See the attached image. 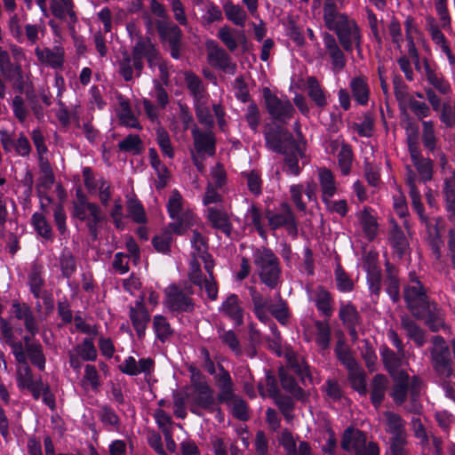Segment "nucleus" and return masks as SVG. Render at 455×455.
I'll use <instances>...</instances> for the list:
<instances>
[{
    "label": "nucleus",
    "mask_w": 455,
    "mask_h": 455,
    "mask_svg": "<svg viewBox=\"0 0 455 455\" xmlns=\"http://www.w3.org/2000/svg\"><path fill=\"white\" fill-rule=\"evenodd\" d=\"M362 228L369 241L374 240L377 235L378 223L374 217L365 208L360 216Z\"/></svg>",
    "instance_id": "8fccbe9b"
},
{
    "label": "nucleus",
    "mask_w": 455,
    "mask_h": 455,
    "mask_svg": "<svg viewBox=\"0 0 455 455\" xmlns=\"http://www.w3.org/2000/svg\"><path fill=\"white\" fill-rule=\"evenodd\" d=\"M412 164L419 174V181L427 183L433 179L434 162L429 157L423 156Z\"/></svg>",
    "instance_id": "c03bdc74"
},
{
    "label": "nucleus",
    "mask_w": 455,
    "mask_h": 455,
    "mask_svg": "<svg viewBox=\"0 0 455 455\" xmlns=\"http://www.w3.org/2000/svg\"><path fill=\"white\" fill-rule=\"evenodd\" d=\"M319 183L322 189V199L324 203L330 204L329 198L336 193L335 180L331 170L321 168L319 170Z\"/></svg>",
    "instance_id": "473e14b6"
},
{
    "label": "nucleus",
    "mask_w": 455,
    "mask_h": 455,
    "mask_svg": "<svg viewBox=\"0 0 455 455\" xmlns=\"http://www.w3.org/2000/svg\"><path fill=\"white\" fill-rule=\"evenodd\" d=\"M206 219L212 228L220 230L228 237L231 235L233 225L224 210L208 207Z\"/></svg>",
    "instance_id": "412c9836"
},
{
    "label": "nucleus",
    "mask_w": 455,
    "mask_h": 455,
    "mask_svg": "<svg viewBox=\"0 0 455 455\" xmlns=\"http://www.w3.org/2000/svg\"><path fill=\"white\" fill-rule=\"evenodd\" d=\"M307 95L315 106L321 108H324L327 105L326 95L315 76L307 77Z\"/></svg>",
    "instance_id": "c9c22d12"
},
{
    "label": "nucleus",
    "mask_w": 455,
    "mask_h": 455,
    "mask_svg": "<svg viewBox=\"0 0 455 455\" xmlns=\"http://www.w3.org/2000/svg\"><path fill=\"white\" fill-rule=\"evenodd\" d=\"M153 330L156 339L162 343L168 341L174 333V330L172 328L167 318L162 315H154Z\"/></svg>",
    "instance_id": "f704fd0d"
},
{
    "label": "nucleus",
    "mask_w": 455,
    "mask_h": 455,
    "mask_svg": "<svg viewBox=\"0 0 455 455\" xmlns=\"http://www.w3.org/2000/svg\"><path fill=\"white\" fill-rule=\"evenodd\" d=\"M388 243L393 250V253L403 259L406 255L411 254L409 241L402 228L395 223L388 234Z\"/></svg>",
    "instance_id": "a211bd4d"
},
{
    "label": "nucleus",
    "mask_w": 455,
    "mask_h": 455,
    "mask_svg": "<svg viewBox=\"0 0 455 455\" xmlns=\"http://www.w3.org/2000/svg\"><path fill=\"white\" fill-rule=\"evenodd\" d=\"M35 54L39 61L52 68L58 69L63 66L64 50L60 46H54L53 49L48 47L41 49L36 47L35 49Z\"/></svg>",
    "instance_id": "4be33fe9"
},
{
    "label": "nucleus",
    "mask_w": 455,
    "mask_h": 455,
    "mask_svg": "<svg viewBox=\"0 0 455 455\" xmlns=\"http://www.w3.org/2000/svg\"><path fill=\"white\" fill-rule=\"evenodd\" d=\"M253 263L262 283L271 290L278 287L281 280V267L278 257L267 247L253 250Z\"/></svg>",
    "instance_id": "20e7f679"
},
{
    "label": "nucleus",
    "mask_w": 455,
    "mask_h": 455,
    "mask_svg": "<svg viewBox=\"0 0 455 455\" xmlns=\"http://www.w3.org/2000/svg\"><path fill=\"white\" fill-rule=\"evenodd\" d=\"M191 134L194 140V147L198 156H213L216 153V138L213 132L201 131L196 124H193Z\"/></svg>",
    "instance_id": "dca6fc26"
},
{
    "label": "nucleus",
    "mask_w": 455,
    "mask_h": 455,
    "mask_svg": "<svg viewBox=\"0 0 455 455\" xmlns=\"http://www.w3.org/2000/svg\"><path fill=\"white\" fill-rule=\"evenodd\" d=\"M120 151L140 155L142 152V140L137 134H129L118 143Z\"/></svg>",
    "instance_id": "864d4df0"
},
{
    "label": "nucleus",
    "mask_w": 455,
    "mask_h": 455,
    "mask_svg": "<svg viewBox=\"0 0 455 455\" xmlns=\"http://www.w3.org/2000/svg\"><path fill=\"white\" fill-rule=\"evenodd\" d=\"M366 280L372 298H375L372 300L374 303H377L381 291V270L367 273Z\"/></svg>",
    "instance_id": "680f3d73"
},
{
    "label": "nucleus",
    "mask_w": 455,
    "mask_h": 455,
    "mask_svg": "<svg viewBox=\"0 0 455 455\" xmlns=\"http://www.w3.org/2000/svg\"><path fill=\"white\" fill-rule=\"evenodd\" d=\"M353 160V152L351 147L347 144H343L338 154V162L343 175H347L350 172Z\"/></svg>",
    "instance_id": "0e129e2a"
},
{
    "label": "nucleus",
    "mask_w": 455,
    "mask_h": 455,
    "mask_svg": "<svg viewBox=\"0 0 455 455\" xmlns=\"http://www.w3.org/2000/svg\"><path fill=\"white\" fill-rule=\"evenodd\" d=\"M340 446L346 451H354L355 455H379L380 449L376 442L367 443L366 434L354 427H347L341 436Z\"/></svg>",
    "instance_id": "39448f33"
},
{
    "label": "nucleus",
    "mask_w": 455,
    "mask_h": 455,
    "mask_svg": "<svg viewBox=\"0 0 455 455\" xmlns=\"http://www.w3.org/2000/svg\"><path fill=\"white\" fill-rule=\"evenodd\" d=\"M156 28L161 43L168 44L171 57L174 60H180L183 36L180 27L170 20H157Z\"/></svg>",
    "instance_id": "6e6552de"
},
{
    "label": "nucleus",
    "mask_w": 455,
    "mask_h": 455,
    "mask_svg": "<svg viewBox=\"0 0 455 455\" xmlns=\"http://www.w3.org/2000/svg\"><path fill=\"white\" fill-rule=\"evenodd\" d=\"M277 154L283 156V171L293 176H299L302 169L299 165V160L302 161L306 157V142L300 145L296 140L291 144L286 145L282 152Z\"/></svg>",
    "instance_id": "9b49d317"
},
{
    "label": "nucleus",
    "mask_w": 455,
    "mask_h": 455,
    "mask_svg": "<svg viewBox=\"0 0 455 455\" xmlns=\"http://www.w3.org/2000/svg\"><path fill=\"white\" fill-rule=\"evenodd\" d=\"M333 299L329 291L323 285H318L315 293V305L316 309L327 319L333 314Z\"/></svg>",
    "instance_id": "bb28decb"
},
{
    "label": "nucleus",
    "mask_w": 455,
    "mask_h": 455,
    "mask_svg": "<svg viewBox=\"0 0 455 455\" xmlns=\"http://www.w3.org/2000/svg\"><path fill=\"white\" fill-rule=\"evenodd\" d=\"M243 176L247 180L248 189L255 196H259L262 193V180L260 174L256 170H251L249 172H243Z\"/></svg>",
    "instance_id": "69168bd1"
},
{
    "label": "nucleus",
    "mask_w": 455,
    "mask_h": 455,
    "mask_svg": "<svg viewBox=\"0 0 455 455\" xmlns=\"http://www.w3.org/2000/svg\"><path fill=\"white\" fill-rule=\"evenodd\" d=\"M443 194L445 210L447 213H451V217L455 220V172L443 180Z\"/></svg>",
    "instance_id": "72a5a7b5"
},
{
    "label": "nucleus",
    "mask_w": 455,
    "mask_h": 455,
    "mask_svg": "<svg viewBox=\"0 0 455 455\" xmlns=\"http://www.w3.org/2000/svg\"><path fill=\"white\" fill-rule=\"evenodd\" d=\"M166 208L172 220L178 219L179 215L183 212L182 196L177 189L172 191L168 199Z\"/></svg>",
    "instance_id": "4d7b16f0"
},
{
    "label": "nucleus",
    "mask_w": 455,
    "mask_h": 455,
    "mask_svg": "<svg viewBox=\"0 0 455 455\" xmlns=\"http://www.w3.org/2000/svg\"><path fill=\"white\" fill-rule=\"evenodd\" d=\"M423 67L425 70L426 79L435 90L438 91L443 95H448L451 92V86L450 83L443 77L442 73L437 71V66L432 65L429 60L423 59Z\"/></svg>",
    "instance_id": "aec40b11"
},
{
    "label": "nucleus",
    "mask_w": 455,
    "mask_h": 455,
    "mask_svg": "<svg viewBox=\"0 0 455 455\" xmlns=\"http://www.w3.org/2000/svg\"><path fill=\"white\" fill-rule=\"evenodd\" d=\"M206 50L208 60L212 65H215L220 69L229 74H235L236 64L231 62L228 53L216 41L212 39L208 40L206 42Z\"/></svg>",
    "instance_id": "2eb2a0df"
},
{
    "label": "nucleus",
    "mask_w": 455,
    "mask_h": 455,
    "mask_svg": "<svg viewBox=\"0 0 455 455\" xmlns=\"http://www.w3.org/2000/svg\"><path fill=\"white\" fill-rule=\"evenodd\" d=\"M262 95L265 108L274 123L287 124L296 111L290 100L280 99L268 87L263 88Z\"/></svg>",
    "instance_id": "0eeeda50"
},
{
    "label": "nucleus",
    "mask_w": 455,
    "mask_h": 455,
    "mask_svg": "<svg viewBox=\"0 0 455 455\" xmlns=\"http://www.w3.org/2000/svg\"><path fill=\"white\" fill-rule=\"evenodd\" d=\"M387 387V379L383 374H376L371 380V402L375 409L382 404Z\"/></svg>",
    "instance_id": "cd10ccee"
},
{
    "label": "nucleus",
    "mask_w": 455,
    "mask_h": 455,
    "mask_svg": "<svg viewBox=\"0 0 455 455\" xmlns=\"http://www.w3.org/2000/svg\"><path fill=\"white\" fill-rule=\"evenodd\" d=\"M380 356L388 372H392L401 366L400 356L386 345L380 347Z\"/></svg>",
    "instance_id": "3c124183"
},
{
    "label": "nucleus",
    "mask_w": 455,
    "mask_h": 455,
    "mask_svg": "<svg viewBox=\"0 0 455 455\" xmlns=\"http://www.w3.org/2000/svg\"><path fill=\"white\" fill-rule=\"evenodd\" d=\"M409 392V374L402 371L395 380L390 394L396 405H402L407 399Z\"/></svg>",
    "instance_id": "c85d7f7f"
},
{
    "label": "nucleus",
    "mask_w": 455,
    "mask_h": 455,
    "mask_svg": "<svg viewBox=\"0 0 455 455\" xmlns=\"http://www.w3.org/2000/svg\"><path fill=\"white\" fill-rule=\"evenodd\" d=\"M349 87L356 103L360 106H366L370 99V87L367 79L363 76H355L351 79Z\"/></svg>",
    "instance_id": "a878e982"
},
{
    "label": "nucleus",
    "mask_w": 455,
    "mask_h": 455,
    "mask_svg": "<svg viewBox=\"0 0 455 455\" xmlns=\"http://www.w3.org/2000/svg\"><path fill=\"white\" fill-rule=\"evenodd\" d=\"M323 21L329 30L335 32L344 51L352 52L353 44H355L357 51L361 52L362 34L360 28L354 20H349L346 13L338 12L335 0H324Z\"/></svg>",
    "instance_id": "f257e3e1"
},
{
    "label": "nucleus",
    "mask_w": 455,
    "mask_h": 455,
    "mask_svg": "<svg viewBox=\"0 0 455 455\" xmlns=\"http://www.w3.org/2000/svg\"><path fill=\"white\" fill-rule=\"evenodd\" d=\"M26 355L27 359H29L32 365L42 371L45 370L46 358L44 354V347L39 341H36L34 346H29L26 350Z\"/></svg>",
    "instance_id": "a18cd8bd"
},
{
    "label": "nucleus",
    "mask_w": 455,
    "mask_h": 455,
    "mask_svg": "<svg viewBox=\"0 0 455 455\" xmlns=\"http://www.w3.org/2000/svg\"><path fill=\"white\" fill-rule=\"evenodd\" d=\"M75 351L86 362H94L97 359L98 352L92 338H84L80 344L75 347Z\"/></svg>",
    "instance_id": "37998d69"
},
{
    "label": "nucleus",
    "mask_w": 455,
    "mask_h": 455,
    "mask_svg": "<svg viewBox=\"0 0 455 455\" xmlns=\"http://www.w3.org/2000/svg\"><path fill=\"white\" fill-rule=\"evenodd\" d=\"M129 317L138 339L142 340L145 338L146 330L151 319L149 312L148 310L135 311L133 308H129Z\"/></svg>",
    "instance_id": "7c9ffc66"
},
{
    "label": "nucleus",
    "mask_w": 455,
    "mask_h": 455,
    "mask_svg": "<svg viewBox=\"0 0 455 455\" xmlns=\"http://www.w3.org/2000/svg\"><path fill=\"white\" fill-rule=\"evenodd\" d=\"M166 294V306L173 313H192L196 304L194 299L177 284H171Z\"/></svg>",
    "instance_id": "f8f14e48"
},
{
    "label": "nucleus",
    "mask_w": 455,
    "mask_h": 455,
    "mask_svg": "<svg viewBox=\"0 0 455 455\" xmlns=\"http://www.w3.org/2000/svg\"><path fill=\"white\" fill-rule=\"evenodd\" d=\"M323 44L334 68L342 69L346 66V58L336 38L330 33L323 35Z\"/></svg>",
    "instance_id": "393cba45"
},
{
    "label": "nucleus",
    "mask_w": 455,
    "mask_h": 455,
    "mask_svg": "<svg viewBox=\"0 0 455 455\" xmlns=\"http://www.w3.org/2000/svg\"><path fill=\"white\" fill-rule=\"evenodd\" d=\"M335 281L337 289L340 292H349L352 291L354 289V283L351 278L347 275L344 268L341 267L340 264H339L335 270Z\"/></svg>",
    "instance_id": "13d9d810"
},
{
    "label": "nucleus",
    "mask_w": 455,
    "mask_h": 455,
    "mask_svg": "<svg viewBox=\"0 0 455 455\" xmlns=\"http://www.w3.org/2000/svg\"><path fill=\"white\" fill-rule=\"evenodd\" d=\"M194 108L199 124L204 125L206 129L212 130L214 126V118L204 101L202 100H195Z\"/></svg>",
    "instance_id": "79ce46f5"
},
{
    "label": "nucleus",
    "mask_w": 455,
    "mask_h": 455,
    "mask_svg": "<svg viewBox=\"0 0 455 455\" xmlns=\"http://www.w3.org/2000/svg\"><path fill=\"white\" fill-rule=\"evenodd\" d=\"M127 212L128 217L137 224H145L148 220L145 208L136 196L128 198Z\"/></svg>",
    "instance_id": "4c0bfd02"
},
{
    "label": "nucleus",
    "mask_w": 455,
    "mask_h": 455,
    "mask_svg": "<svg viewBox=\"0 0 455 455\" xmlns=\"http://www.w3.org/2000/svg\"><path fill=\"white\" fill-rule=\"evenodd\" d=\"M42 176L38 179L36 187H43L44 190L50 189L55 182V177L48 161L40 164Z\"/></svg>",
    "instance_id": "338daca9"
},
{
    "label": "nucleus",
    "mask_w": 455,
    "mask_h": 455,
    "mask_svg": "<svg viewBox=\"0 0 455 455\" xmlns=\"http://www.w3.org/2000/svg\"><path fill=\"white\" fill-rule=\"evenodd\" d=\"M278 377L282 385V387L291 396L298 400L304 402L307 398L306 391L300 387L295 378L289 374L287 370L283 366H280L278 369Z\"/></svg>",
    "instance_id": "b1692460"
},
{
    "label": "nucleus",
    "mask_w": 455,
    "mask_h": 455,
    "mask_svg": "<svg viewBox=\"0 0 455 455\" xmlns=\"http://www.w3.org/2000/svg\"><path fill=\"white\" fill-rule=\"evenodd\" d=\"M347 379L354 390H355L360 395H366V373L359 363L356 366L352 367V370H347Z\"/></svg>",
    "instance_id": "2f4dec72"
},
{
    "label": "nucleus",
    "mask_w": 455,
    "mask_h": 455,
    "mask_svg": "<svg viewBox=\"0 0 455 455\" xmlns=\"http://www.w3.org/2000/svg\"><path fill=\"white\" fill-rule=\"evenodd\" d=\"M219 312L233 321L235 327L243 324L244 310L236 294H228L219 307Z\"/></svg>",
    "instance_id": "f3484780"
},
{
    "label": "nucleus",
    "mask_w": 455,
    "mask_h": 455,
    "mask_svg": "<svg viewBox=\"0 0 455 455\" xmlns=\"http://www.w3.org/2000/svg\"><path fill=\"white\" fill-rule=\"evenodd\" d=\"M436 303L431 301L429 297L426 294L420 300H415L412 304L407 307L409 311L418 319H423L426 314L434 307Z\"/></svg>",
    "instance_id": "de8ad7c7"
},
{
    "label": "nucleus",
    "mask_w": 455,
    "mask_h": 455,
    "mask_svg": "<svg viewBox=\"0 0 455 455\" xmlns=\"http://www.w3.org/2000/svg\"><path fill=\"white\" fill-rule=\"evenodd\" d=\"M428 328L434 331H438L444 325L442 310L435 304L432 308L426 314L424 318Z\"/></svg>",
    "instance_id": "6e6d98bb"
},
{
    "label": "nucleus",
    "mask_w": 455,
    "mask_h": 455,
    "mask_svg": "<svg viewBox=\"0 0 455 455\" xmlns=\"http://www.w3.org/2000/svg\"><path fill=\"white\" fill-rule=\"evenodd\" d=\"M402 327L406 331L408 337L412 339L418 347L425 344V332L413 320L403 317Z\"/></svg>",
    "instance_id": "58836bf2"
},
{
    "label": "nucleus",
    "mask_w": 455,
    "mask_h": 455,
    "mask_svg": "<svg viewBox=\"0 0 455 455\" xmlns=\"http://www.w3.org/2000/svg\"><path fill=\"white\" fill-rule=\"evenodd\" d=\"M172 233L170 230H164L161 234L156 235L152 238V245L155 250L162 254L171 252V244L172 243Z\"/></svg>",
    "instance_id": "09e8293b"
},
{
    "label": "nucleus",
    "mask_w": 455,
    "mask_h": 455,
    "mask_svg": "<svg viewBox=\"0 0 455 455\" xmlns=\"http://www.w3.org/2000/svg\"><path fill=\"white\" fill-rule=\"evenodd\" d=\"M386 419V432L391 435V455H407L405 446L407 444V434L405 420L397 413L390 411L384 412Z\"/></svg>",
    "instance_id": "423d86ee"
},
{
    "label": "nucleus",
    "mask_w": 455,
    "mask_h": 455,
    "mask_svg": "<svg viewBox=\"0 0 455 455\" xmlns=\"http://www.w3.org/2000/svg\"><path fill=\"white\" fill-rule=\"evenodd\" d=\"M339 318L344 325L359 324L361 322V315L356 307L350 301L346 304L341 303Z\"/></svg>",
    "instance_id": "a19ab883"
},
{
    "label": "nucleus",
    "mask_w": 455,
    "mask_h": 455,
    "mask_svg": "<svg viewBox=\"0 0 455 455\" xmlns=\"http://www.w3.org/2000/svg\"><path fill=\"white\" fill-rule=\"evenodd\" d=\"M223 10L227 19L239 27H244L247 14L243 8L238 4L228 1L223 5Z\"/></svg>",
    "instance_id": "e433bc0d"
},
{
    "label": "nucleus",
    "mask_w": 455,
    "mask_h": 455,
    "mask_svg": "<svg viewBox=\"0 0 455 455\" xmlns=\"http://www.w3.org/2000/svg\"><path fill=\"white\" fill-rule=\"evenodd\" d=\"M283 212L274 213L270 209L265 212V217L267 220L271 230H277L280 228L286 227L289 232L297 234V221L291 208L287 203L281 204Z\"/></svg>",
    "instance_id": "4468645a"
},
{
    "label": "nucleus",
    "mask_w": 455,
    "mask_h": 455,
    "mask_svg": "<svg viewBox=\"0 0 455 455\" xmlns=\"http://www.w3.org/2000/svg\"><path fill=\"white\" fill-rule=\"evenodd\" d=\"M0 70L4 78L12 84L15 92L19 93L24 92L25 82L21 68L18 64L12 63L8 52L0 53Z\"/></svg>",
    "instance_id": "ddd939ff"
},
{
    "label": "nucleus",
    "mask_w": 455,
    "mask_h": 455,
    "mask_svg": "<svg viewBox=\"0 0 455 455\" xmlns=\"http://www.w3.org/2000/svg\"><path fill=\"white\" fill-rule=\"evenodd\" d=\"M158 49L148 36H144L140 33L136 34L135 44L129 53L124 51L122 53V60L119 61V73L125 82H131L133 79L134 71L136 76H141L144 68L143 60L147 59Z\"/></svg>",
    "instance_id": "f03ea898"
},
{
    "label": "nucleus",
    "mask_w": 455,
    "mask_h": 455,
    "mask_svg": "<svg viewBox=\"0 0 455 455\" xmlns=\"http://www.w3.org/2000/svg\"><path fill=\"white\" fill-rule=\"evenodd\" d=\"M316 328V344L325 350L329 347L331 342V327L328 323L317 320L315 322Z\"/></svg>",
    "instance_id": "5fc2aeb1"
},
{
    "label": "nucleus",
    "mask_w": 455,
    "mask_h": 455,
    "mask_svg": "<svg viewBox=\"0 0 455 455\" xmlns=\"http://www.w3.org/2000/svg\"><path fill=\"white\" fill-rule=\"evenodd\" d=\"M31 223L36 233L46 240L52 239V229L43 213L35 212L31 217Z\"/></svg>",
    "instance_id": "49530a36"
},
{
    "label": "nucleus",
    "mask_w": 455,
    "mask_h": 455,
    "mask_svg": "<svg viewBox=\"0 0 455 455\" xmlns=\"http://www.w3.org/2000/svg\"><path fill=\"white\" fill-rule=\"evenodd\" d=\"M76 202L73 203L71 217L84 222L93 241L99 237L101 223L107 219L100 206L90 202L87 196L79 187L76 189Z\"/></svg>",
    "instance_id": "7ed1b4c3"
},
{
    "label": "nucleus",
    "mask_w": 455,
    "mask_h": 455,
    "mask_svg": "<svg viewBox=\"0 0 455 455\" xmlns=\"http://www.w3.org/2000/svg\"><path fill=\"white\" fill-rule=\"evenodd\" d=\"M187 87L191 92L194 101L196 100H203V83L200 77L194 73L186 75Z\"/></svg>",
    "instance_id": "774afa93"
},
{
    "label": "nucleus",
    "mask_w": 455,
    "mask_h": 455,
    "mask_svg": "<svg viewBox=\"0 0 455 455\" xmlns=\"http://www.w3.org/2000/svg\"><path fill=\"white\" fill-rule=\"evenodd\" d=\"M28 284L34 298L40 299L45 280L43 276V267L39 264H33L28 275Z\"/></svg>",
    "instance_id": "c756f323"
},
{
    "label": "nucleus",
    "mask_w": 455,
    "mask_h": 455,
    "mask_svg": "<svg viewBox=\"0 0 455 455\" xmlns=\"http://www.w3.org/2000/svg\"><path fill=\"white\" fill-rule=\"evenodd\" d=\"M283 124H267L264 129V139L266 148L274 152L278 153L282 152V149L286 147V145L293 142L294 136L292 133L283 127Z\"/></svg>",
    "instance_id": "9d476101"
},
{
    "label": "nucleus",
    "mask_w": 455,
    "mask_h": 455,
    "mask_svg": "<svg viewBox=\"0 0 455 455\" xmlns=\"http://www.w3.org/2000/svg\"><path fill=\"white\" fill-rule=\"evenodd\" d=\"M353 128L360 137L371 138L374 131V118L371 113L366 112L363 115V122L354 123Z\"/></svg>",
    "instance_id": "bf43d9fd"
},
{
    "label": "nucleus",
    "mask_w": 455,
    "mask_h": 455,
    "mask_svg": "<svg viewBox=\"0 0 455 455\" xmlns=\"http://www.w3.org/2000/svg\"><path fill=\"white\" fill-rule=\"evenodd\" d=\"M344 341L339 339L337 342L336 347L334 349L335 355L337 359L340 362V363L347 370H352V367H355L358 364V362L352 355L351 352L347 348H343Z\"/></svg>",
    "instance_id": "603ef678"
},
{
    "label": "nucleus",
    "mask_w": 455,
    "mask_h": 455,
    "mask_svg": "<svg viewBox=\"0 0 455 455\" xmlns=\"http://www.w3.org/2000/svg\"><path fill=\"white\" fill-rule=\"evenodd\" d=\"M247 214L251 218V224L255 228L259 235L261 238H266L267 231L262 222V212L259 207L257 204H252L249 208Z\"/></svg>",
    "instance_id": "052dcab7"
},
{
    "label": "nucleus",
    "mask_w": 455,
    "mask_h": 455,
    "mask_svg": "<svg viewBox=\"0 0 455 455\" xmlns=\"http://www.w3.org/2000/svg\"><path fill=\"white\" fill-rule=\"evenodd\" d=\"M431 357L435 371L443 377L449 378L452 373V360L449 347H433Z\"/></svg>",
    "instance_id": "6ab92c4d"
},
{
    "label": "nucleus",
    "mask_w": 455,
    "mask_h": 455,
    "mask_svg": "<svg viewBox=\"0 0 455 455\" xmlns=\"http://www.w3.org/2000/svg\"><path fill=\"white\" fill-rule=\"evenodd\" d=\"M60 267L61 275L66 279L71 278V276L76 272V259L67 248L62 251L60 256Z\"/></svg>",
    "instance_id": "ea45409f"
},
{
    "label": "nucleus",
    "mask_w": 455,
    "mask_h": 455,
    "mask_svg": "<svg viewBox=\"0 0 455 455\" xmlns=\"http://www.w3.org/2000/svg\"><path fill=\"white\" fill-rule=\"evenodd\" d=\"M269 313L280 324H287L290 318L289 307L287 302L282 298H280L277 306L274 304L270 306Z\"/></svg>",
    "instance_id": "e2e57ef3"
},
{
    "label": "nucleus",
    "mask_w": 455,
    "mask_h": 455,
    "mask_svg": "<svg viewBox=\"0 0 455 455\" xmlns=\"http://www.w3.org/2000/svg\"><path fill=\"white\" fill-rule=\"evenodd\" d=\"M187 399L189 400L190 411L199 417L203 416L202 410L212 411L217 403L214 397V389L209 383L196 385L195 390L187 394Z\"/></svg>",
    "instance_id": "1a4fd4ad"
},
{
    "label": "nucleus",
    "mask_w": 455,
    "mask_h": 455,
    "mask_svg": "<svg viewBox=\"0 0 455 455\" xmlns=\"http://www.w3.org/2000/svg\"><path fill=\"white\" fill-rule=\"evenodd\" d=\"M386 277L384 283L386 292L388 294L393 303L400 300V281L398 278L397 267L388 260L385 263Z\"/></svg>",
    "instance_id": "5701e85b"
}]
</instances>
